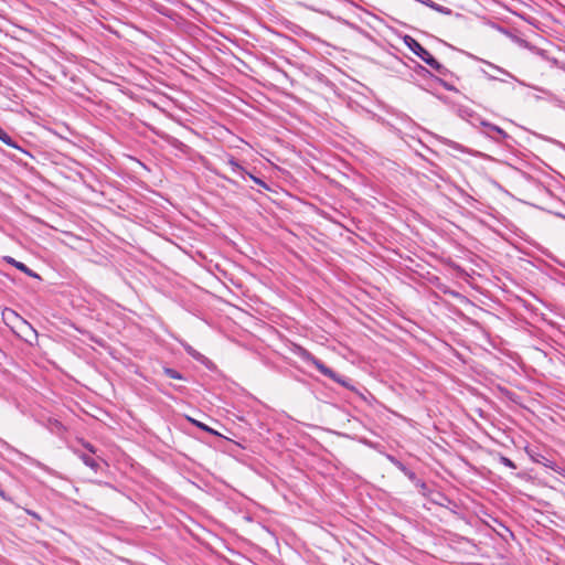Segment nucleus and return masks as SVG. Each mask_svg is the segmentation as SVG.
<instances>
[{"mask_svg":"<svg viewBox=\"0 0 565 565\" xmlns=\"http://www.w3.org/2000/svg\"><path fill=\"white\" fill-rule=\"evenodd\" d=\"M246 175H247L250 180H253L256 184L260 185L263 189H265V190H269L268 184H267L264 180H262L260 178H258V177H256V175H254V174L249 173L248 171H247V173L245 174V177H246Z\"/></svg>","mask_w":565,"mask_h":565,"instance_id":"14","label":"nucleus"},{"mask_svg":"<svg viewBox=\"0 0 565 565\" xmlns=\"http://www.w3.org/2000/svg\"><path fill=\"white\" fill-rule=\"evenodd\" d=\"M222 178H223L225 181H227L228 183H231V184H234V185L236 184V182H235L233 179H230V178H227V177H222Z\"/></svg>","mask_w":565,"mask_h":565,"instance_id":"26","label":"nucleus"},{"mask_svg":"<svg viewBox=\"0 0 565 565\" xmlns=\"http://www.w3.org/2000/svg\"><path fill=\"white\" fill-rule=\"evenodd\" d=\"M24 511H25L29 515H31L32 518H34L35 520H38V521H41V520H42V518L40 516V514H39V513H36L35 511H32V510H29V509H24Z\"/></svg>","mask_w":565,"mask_h":565,"instance_id":"21","label":"nucleus"},{"mask_svg":"<svg viewBox=\"0 0 565 565\" xmlns=\"http://www.w3.org/2000/svg\"><path fill=\"white\" fill-rule=\"evenodd\" d=\"M533 459L535 462L541 463L547 468H551L559 475H563V472H564V469H562L554 461L547 459L546 457H544L542 455H537V457L536 458L533 457Z\"/></svg>","mask_w":565,"mask_h":565,"instance_id":"6","label":"nucleus"},{"mask_svg":"<svg viewBox=\"0 0 565 565\" xmlns=\"http://www.w3.org/2000/svg\"><path fill=\"white\" fill-rule=\"evenodd\" d=\"M226 163L231 167V169L234 173H237L242 178H245V174L247 173V171L245 170V168L243 166L239 164V162L233 156L227 157Z\"/></svg>","mask_w":565,"mask_h":565,"instance_id":"8","label":"nucleus"},{"mask_svg":"<svg viewBox=\"0 0 565 565\" xmlns=\"http://www.w3.org/2000/svg\"><path fill=\"white\" fill-rule=\"evenodd\" d=\"M193 423H194L198 427H200L201 429H203V430H205V431H211V429H210L206 425H204V424H202V423H199V422H195V420H193Z\"/></svg>","mask_w":565,"mask_h":565,"instance_id":"25","label":"nucleus"},{"mask_svg":"<svg viewBox=\"0 0 565 565\" xmlns=\"http://www.w3.org/2000/svg\"><path fill=\"white\" fill-rule=\"evenodd\" d=\"M434 78H435V81H436L437 83H439V84H440L445 89H447V90H449V92H457L456 87H455L452 84H450V83L446 82L445 79H443V78H440V77H437V76H436V77H434Z\"/></svg>","mask_w":565,"mask_h":565,"instance_id":"15","label":"nucleus"},{"mask_svg":"<svg viewBox=\"0 0 565 565\" xmlns=\"http://www.w3.org/2000/svg\"><path fill=\"white\" fill-rule=\"evenodd\" d=\"M426 64L429 65L433 70H435L441 76H447L448 74H450V71L447 67H445L443 64H440L433 55L428 58Z\"/></svg>","mask_w":565,"mask_h":565,"instance_id":"7","label":"nucleus"},{"mask_svg":"<svg viewBox=\"0 0 565 565\" xmlns=\"http://www.w3.org/2000/svg\"><path fill=\"white\" fill-rule=\"evenodd\" d=\"M484 63H486L489 67H491V68H493V70L498 71L500 74H503V75H505L507 77L512 78V79H514V78H515V77H514V75H513V74H511L510 72H508L507 70H504V68H502V67H500V66H497V65H494L493 63H490V62H484Z\"/></svg>","mask_w":565,"mask_h":565,"instance_id":"13","label":"nucleus"},{"mask_svg":"<svg viewBox=\"0 0 565 565\" xmlns=\"http://www.w3.org/2000/svg\"><path fill=\"white\" fill-rule=\"evenodd\" d=\"M78 457L81 458V460L84 462L85 466L89 467L95 472H97L99 470V468H100L99 462L96 459H94L92 456H89L87 454H79Z\"/></svg>","mask_w":565,"mask_h":565,"instance_id":"9","label":"nucleus"},{"mask_svg":"<svg viewBox=\"0 0 565 565\" xmlns=\"http://www.w3.org/2000/svg\"><path fill=\"white\" fill-rule=\"evenodd\" d=\"M0 140L2 142H4L7 146L11 147V148H15V149H19L21 150L22 152L29 154V152H26L25 150L21 149L17 142L11 138V136L4 131L1 127H0Z\"/></svg>","mask_w":565,"mask_h":565,"instance_id":"10","label":"nucleus"},{"mask_svg":"<svg viewBox=\"0 0 565 565\" xmlns=\"http://www.w3.org/2000/svg\"><path fill=\"white\" fill-rule=\"evenodd\" d=\"M387 459L395 466L397 467L402 472H404L407 467L402 462L399 461L398 459H396L394 456H391L388 455L387 456Z\"/></svg>","mask_w":565,"mask_h":565,"instance_id":"16","label":"nucleus"},{"mask_svg":"<svg viewBox=\"0 0 565 565\" xmlns=\"http://www.w3.org/2000/svg\"><path fill=\"white\" fill-rule=\"evenodd\" d=\"M480 125L484 128L483 134L497 142H501L509 138V135L497 125H493L486 120H482Z\"/></svg>","mask_w":565,"mask_h":565,"instance_id":"3","label":"nucleus"},{"mask_svg":"<svg viewBox=\"0 0 565 565\" xmlns=\"http://www.w3.org/2000/svg\"><path fill=\"white\" fill-rule=\"evenodd\" d=\"M163 373L170 379H174V380H183L184 379L180 372H178L177 370L171 369V367H164Z\"/></svg>","mask_w":565,"mask_h":565,"instance_id":"12","label":"nucleus"},{"mask_svg":"<svg viewBox=\"0 0 565 565\" xmlns=\"http://www.w3.org/2000/svg\"><path fill=\"white\" fill-rule=\"evenodd\" d=\"M403 473L416 484V480H418V478L414 471L407 468Z\"/></svg>","mask_w":565,"mask_h":565,"instance_id":"20","label":"nucleus"},{"mask_svg":"<svg viewBox=\"0 0 565 565\" xmlns=\"http://www.w3.org/2000/svg\"><path fill=\"white\" fill-rule=\"evenodd\" d=\"M433 10H435V11H437L439 13L446 14V15L451 14V9H449L447 7H444V6H440V4L436 3V2H434Z\"/></svg>","mask_w":565,"mask_h":565,"instance_id":"18","label":"nucleus"},{"mask_svg":"<svg viewBox=\"0 0 565 565\" xmlns=\"http://www.w3.org/2000/svg\"><path fill=\"white\" fill-rule=\"evenodd\" d=\"M3 319L7 321V323H9V321L14 323V327L20 329L22 332L29 330L36 335V331L33 329V327L26 320L20 317L15 311L7 309L3 312Z\"/></svg>","mask_w":565,"mask_h":565,"instance_id":"2","label":"nucleus"},{"mask_svg":"<svg viewBox=\"0 0 565 565\" xmlns=\"http://www.w3.org/2000/svg\"><path fill=\"white\" fill-rule=\"evenodd\" d=\"M415 486L417 488H419L420 490H423V491L426 490V488H427V484L423 480H420V479L416 480V484Z\"/></svg>","mask_w":565,"mask_h":565,"instance_id":"22","label":"nucleus"},{"mask_svg":"<svg viewBox=\"0 0 565 565\" xmlns=\"http://www.w3.org/2000/svg\"><path fill=\"white\" fill-rule=\"evenodd\" d=\"M500 463L503 466L510 468V469H516V465L508 457L500 456L499 458Z\"/></svg>","mask_w":565,"mask_h":565,"instance_id":"17","label":"nucleus"},{"mask_svg":"<svg viewBox=\"0 0 565 565\" xmlns=\"http://www.w3.org/2000/svg\"><path fill=\"white\" fill-rule=\"evenodd\" d=\"M404 44L425 63L431 56V54L424 46H422V44L417 40H415L411 35L404 36Z\"/></svg>","mask_w":565,"mask_h":565,"instance_id":"4","label":"nucleus"},{"mask_svg":"<svg viewBox=\"0 0 565 565\" xmlns=\"http://www.w3.org/2000/svg\"><path fill=\"white\" fill-rule=\"evenodd\" d=\"M451 146H452L454 148H456V149H458V148H459V145H458V143H456V142H451Z\"/></svg>","mask_w":565,"mask_h":565,"instance_id":"27","label":"nucleus"},{"mask_svg":"<svg viewBox=\"0 0 565 565\" xmlns=\"http://www.w3.org/2000/svg\"><path fill=\"white\" fill-rule=\"evenodd\" d=\"M7 262L9 264L13 265L20 271L26 274L28 276L33 277V278H40V276L36 273H34L32 269H30L25 264L18 262L12 257H7Z\"/></svg>","mask_w":565,"mask_h":565,"instance_id":"5","label":"nucleus"},{"mask_svg":"<svg viewBox=\"0 0 565 565\" xmlns=\"http://www.w3.org/2000/svg\"><path fill=\"white\" fill-rule=\"evenodd\" d=\"M297 354L302 361L312 364L324 376L333 380L334 382L339 383L340 385H342L347 388L353 390V387L350 385L349 379L335 373L332 369L327 366L322 361H320L315 355H312L308 350H306L301 347H298Z\"/></svg>","mask_w":565,"mask_h":565,"instance_id":"1","label":"nucleus"},{"mask_svg":"<svg viewBox=\"0 0 565 565\" xmlns=\"http://www.w3.org/2000/svg\"><path fill=\"white\" fill-rule=\"evenodd\" d=\"M84 447L90 452V454H95L96 452V449L95 447L89 444V443H83Z\"/></svg>","mask_w":565,"mask_h":565,"instance_id":"23","label":"nucleus"},{"mask_svg":"<svg viewBox=\"0 0 565 565\" xmlns=\"http://www.w3.org/2000/svg\"><path fill=\"white\" fill-rule=\"evenodd\" d=\"M181 344H182L184 351L190 356L195 359L196 361H201L203 359V355L200 352H198L193 347H191L189 343L182 341Z\"/></svg>","mask_w":565,"mask_h":565,"instance_id":"11","label":"nucleus"},{"mask_svg":"<svg viewBox=\"0 0 565 565\" xmlns=\"http://www.w3.org/2000/svg\"><path fill=\"white\" fill-rule=\"evenodd\" d=\"M63 429H64V426H63V424H62L60 420H57V419H53V420L51 422V430H52V431H57V433H60V431H62Z\"/></svg>","mask_w":565,"mask_h":565,"instance_id":"19","label":"nucleus"},{"mask_svg":"<svg viewBox=\"0 0 565 565\" xmlns=\"http://www.w3.org/2000/svg\"><path fill=\"white\" fill-rule=\"evenodd\" d=\"M419 2L430 9H433L434 7V1L433 0H419Z\"/></svg>","mask_w":565,"mask_h":565,"instance_id":"24","label":"nucleus"}]
</instances>
